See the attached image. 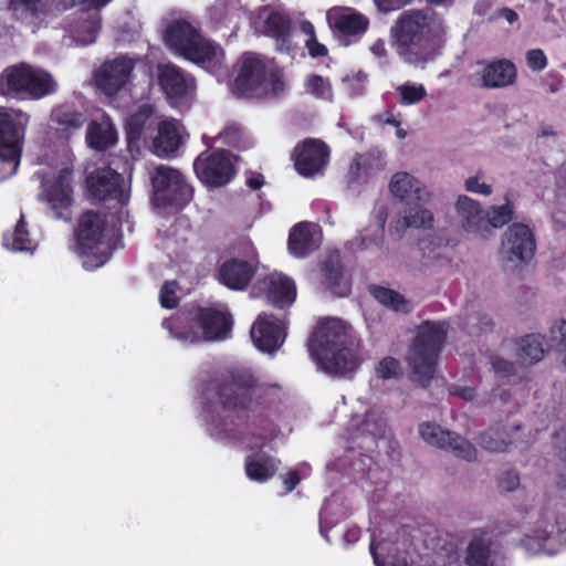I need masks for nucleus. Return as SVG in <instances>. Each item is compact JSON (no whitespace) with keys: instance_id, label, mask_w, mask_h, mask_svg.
<instances>
[{"instance_id":"f257e3e1","label":"nucleus","mask_w":566,"mask_h":566,"mask_svg":"<svg viewBox=\"0 0 566 566\" xmlns=\"http://www.w3.org/2000/svg\"><path fill=\"white\" fill-rule=\"evenodd\" d=\"M214 390L222 413H212L208 426L210 436L220 442L241 440L247 412L259 407L268 409L273 402L270 388L260 386L252 374L242 370L219 379Z\"/></svg>"},{"instance_id":"f03ea898","label":"nucleus","mask_w":566,"mask_h":566,"mask_svg":"<svg viewBox=\"0 0 566 566\" xmlns=\"http://www.w3.org/2000/svg\"><path fill=\"white\" fill-rule=\"evenodd\" d=\"M355 347L353 328L333 317L321 321L307 342L313 360L332 376H346L357 369L359 359Z\"/></svg>"},{"instance_id":"7ed1b4c3","label":"nucleus","mask_w":566,"mask_h":566,"mask_svg":"<svg viewBox=\"0 0 566 566\" xmlns=\"http://www.w3.org/2000/svg\"><path fill=\"white\" fill-rule=\"evenodd\" d=\"M164 41L175 54L205 70L218 69L222 64V48L201 33L199 22L172 20L164 32Z\"/></svg>"},{"instance_id":"20e7f679","label":"nucleus","mask_w":566,"mask_h":566,"mask_svg":"<svg viewBox=\"0 0 566 566\" xmlns=\"http://www.w3.org/2000/svg\"><path fill=\"white\" fill-rule=\"evenodd\" d=\"M284 90L281 72L264 56L245 52L237 63L231 91L238 97L255 98Z\"/></svg>"},{"instance_id":"39448f33","label":"nucleus","mask_w":566,"mask_h":566,"mask_svg":"<svg viewBox=\"0 0 566 566\" xmlns=\"http://www.w3.org/2000/svg\"><path fill=\"white\" fill-rule=\"evenodd\" d=\"M57 91L53 75L27 62L7 66L0 73V96L15 101H39Z\"/></svg>"},{"instance_id":"423d86ee","label":"nucleus","mask_w":566,"mask_h":566,"mask_svg":"<svg viewBox=\"0 0 566 566\" xmlns=\"http://www.w3.org/2000/svg\"><path fill=\"white\" fill-rule=\"evenodd\" d=\"M448 326L442 322L424 321L407 355L412 380L427 387L432 380L439 354L447 339Z\"/></svg>"},{"instance_id":"0eeeda50","label":"nucleus","mask_w":566,"mask_h":566,"mask_svg":"<svg viewBox=\"0 0 566 566\" xmlns=\"http://www.w3.org/2000/svg\"><path fill=\"white\" fill-rule=\"evenodd\" d=\"M107 231V214L102 211H83L74 227L75 251L81 256L87 258L84 262L86 269L103 266L109 259L111 253L101 250L105 242Z\"/></svg>"},{"instance_id":"6e6552de","label":"nucleus","mask_w":566,"mask_h":566,"mask_svg":"<svg viewBox=\"0 0 566 566\" xmlns=\"http://www.w3.org/2000/svg\"><path fill=\"white\" fill-rule=\"evenodd\" d=\"M149 177L151 203L156 208L181 210L192 199L193 189L178 169L158 165L149 171Z\"/></svg>"},{"instance_id":"1a4fd4ad","label":"nucleus","mask_w":566,"mask_h":566,"mask_svg":"<svg viewBox=\"0 0 566 566\" xmlns=\"http://www.w3.org/2000/svg\"><path fill=\"white\" fill-rule=\"evenodd\" d=\"M30 115L20 108L0 107V163L17 171Z\"/></svg>"},{"instance_id":"9d476101","label":"nucleus","mask_w":566,"mask_h":566,"mask_svg":"<svg viewBox=\"0 0 566 566\" xmlns=\"http://www.w3.org/2000/svg\"><path fill=\"white\" fill-rule=\"evenodd\" d=\"M430 33V12L413 9L403 12L391 28V36L400 55H410L423 46Z\"/></svg>"},{"instance_id":"9b49d317","label":"nucleus","mask_w":566,"mask_h":566,"mask_svg":"<svg viewBox=\"0 0 566 566\" xmlns=\"http://www.w3.org/2000/svg\"><path fill=\"white\" fill-rule=\"evenodd\" d=\"M193 170L200 182L209 188L228 185L237 172L231 154L226 149L202 151L193 161Z\"/></svg>"},{"instance_id":"f8f14e48","label":"nucleus","mask_w":566,"mask_h":566,"mask_svg":"<svg viewBox=\"0 0 566 566\" xmlns=\"http://www.w3.org/2000/svg\"><path fill=\"white\" fill-rule=\"evenodd\" d=\"M326 21L334 38L344 46L358 42L370 24L367 15L355 8L343 6L328 9Z\"/></svg>"},{"instance_id":"ddd939ff","label":"nucleus","mask_w":566,"mask_h":566,"mask_svg":"<svg viewBox=\"0 0 566 566\" xmlns=\"http://www.w3.org/2000/svg\"><path fill=\"white\" fill-rule=\"evenodd\" d=\"M42 196L56 219L70 221L74 203L73 168L62 167L53 180L44 185Z\"/></svg>"},{"instance_id":"4468645a","label":"nucleus","mask_w":566,"mask_h":566,"mask_svg":"<svg viewBox=\"0 0 566 566\" xmlns=\"http://www.w3.org/2000/svg\"><path fill=\"white\" fill-rule=\"evenodd\" d=\"M535 250L536 241L532 229L524 223L515 222L503 235L500 255L506 263L521 264L528 262Z\"/></svg>"},{"instance_id":"2eb2a0df","label":"nucleus","mask_w":566,"mask_h":566,"mask_svg":"<svg viewBox=\"0 0 566 566\" xmlns=\"http://www.w3.org/2000/svg\"><path fill=\"white\" fill-rule=\"evenodd\" d=\"M419 434L428 444L452 451L459 459L469 462L476 460V449L470 441L452 431L442 429L434 422L420 423Z\"/></svg>"},{"instance_id":"dca6fc26","label":"nucleus","mask_w":566,"mask_h":566,"mask_svg":"<svg viewBox=\"0 0 566 566\" xmlns=\"http://www.w3.org/2000/svg\"><path fill=\"white\" fill-rule=\"evenodd\" d=\"M419 434L428 444L452 451L459 459L469 462L476 460V449L470 441L452 431L442 429L434 422L420 423Z\"/></svg>"},{"instance_id":"f3484780","label":"nucleus","mask_w":566,"mask_h":566,"mask_svg":"<svg viewBox=\"0 0 566 566\" xmlns=\"http://www.w3.org/2000/svg\"><path fill=\"white\" fill-rule=\"evenodd\" d=\"M329 147L321 139L305 138L293 149L295 170L305 178L323 174L329 161Z\"/></svg>"},{"instance_id":"a211bd4d","label":"nucleus","mask_w":566,"mask_h":566,"mask_svg":"<svg viewBox=\"0 0 566 566\" xmlns=\"http://www.w3.org/2000/svg\"><path fill=\"white\" fill-rule=\"evenodd\" d=\"M258 271L256 258L230 256L220 259L214 279L231 291H245Z\"/></svg>"},{"instance_id":"6ab92c4d","label":"nucleus","mask_w":566,"mask_h":566,"mask_svg":"<svg viewBox=\"0 0 566 566\" xmlns=\"http://www.w3.org/2000/svg\"><path fill=\"white\" fill-rule=\"evenodd\" d=\"M135 60L119 55L105 61L94 74L96 87L107 96L116 95L130 81Z\"/></svg>"},{"instance_id":"aec40b11","label":"nucleus","mask_w":566,"mask_h":566,"mask_svg":"<svg viewBox=\"0 0 566 566\" xmlns=\"http://www.w3.org/2000/svg\"><path fill=\"white\" fill-rule=\"evenodd\" d=\"M90 195L98 201H116L124 205L128 193L124 189V177L112 168H97L86 177Z\"/></svg>"},{"instance_id":"412c9836","label":"nucleus","mask_w":566,"mask_h":566,"mask_svg":"<svg viewBox=\"0 0 566 566\" xmlns=\"http://www.w3.org/2000/svg\"><path fill=\"white\" fill-rule=\"evenodd\" d=\"M157 82L169 101H186L196 90L195 77L170 62L157 66Z\"/></svg>"},{"instance_id":"4be33fe9","label":"nucleus","mask_w":566,"mask_h":566,"mask_svg":"<svg viewBox=\"0 0 566 566\" xmlns=\"http://www.w3.org/2000/svg\"><path fill=\"white\" fill-rule=\"evenodd\" d=\"M196 311L201 340H224L230 336L233 319L228 311L203 306H196Z\"/></svg>"},{"instance_id":"5701e85b","label":"nucleus","mask_w":566,"mask_h":566,"mask_svg":"<svg viewBox=\"0 0 566 566\" xmlns=\"http://www.w3.org/2000/svg\"><path fill=\"white\" fill-rule=\"evenodd\" d=\"M251 337L260 350L273 353L285 338L283 322L274 315L262 313L252 326Z\"/></svg>"},{"instance_id":"b1692460","label":"nucleus","mask_w":566,"mask_h":566,"mask_svg":"<svg viewBox=\"0 0 566 566\" xmlns=\"http://www.w3.org/2000/svg\"><path fill=\"white\" fill-rule=\"evenodd\" d=\"M158 124L155 108L149 104L140 106L137 112L127 117L125 123L128 145L151 139Z\"/></svg>"},{"instance_id":"393cba45","label":"nucleus","mask_w":566,"mask_h":566,"mask_svg":"<svg viewBox=\"0 0 566 566\" xmlns=\"http://www.w3.org/2000/svg\"><path fill=\"white\" fill-rule=\"evenodd\" d=\"M50 120L55 135L69 140L82 129L86 118L75 104L63 103L52 109Z\"/></svg>"},{"instance_id":"a878e982","label":"nucleus","mask_w":566,"mask_h":566,"mask_svg":"<svg viewBox=\"0 0 566 566\" xmlns=\"http://www.w3.org/2000/svg\"><path fill=\"white\" fill-rule=\"evenodd\" d=\"M196 306L184 307L169 318L163 321V327L167 329L172 337L189 342H201L199 325L196 317Z\"/></svg>"},{"instance_id":"bb28decb","label":"nucleus","mask_w":566,"mask_h":566,"mask_svg":"<svg viewBox=\"0 0 566 566\" xmlns=\"http://www.w3.org/2000/svg\"><path fill=\"white\" fill-rule=\"evenodd\" d=\"M517 78L515 64L509 59H497L486 63L480 75L483 88H503L513 85Z\"/></svg>"},{"instance_id":"cd10ccee","label":"nucleus","mask_w":566,"mask_h":566,"mask_svg":"<svg viewBox=\"0 0 566 566\" xmlns=\"http://www.w3.org/2000/svg\"><path fill=\"white\" fill-rule=\"evenodd\" d=\"M293 22L289 14L271 11L262 25V33L274 40L280 52L289 53L292 49Z\"/></svg>"},{"instance_id":"c85d7f7f","label":"nucleus","mask_w":566,"mask_h":566,"mask_svg":"<svg viewBox=\"0 0 566 566\" xmlns=\"http://www.w3.org/2000/svg\"><path fill=\"white\" fill-rule=\"evenodd\" d=\"M323 283L335 296L345 297L350 293V281L346 276L338 253L329 254L322 263Z\"/></svg>"},{"instance_id":"c756f323","label":"nucleus","mask_w":566,"mask_h":566,"mask_svg":"<svg viewBox=\"0 0 566 566\" xmlns=\"http://www.w3.org/2000/svg\"><path fill=\"white\" fill-rule=\"evenodd\" d=\"M462 228L469 232L485 238V229L489 223L486 213L480 203L468 196H459L455 203Z\"/></svg>"},{"instance_id":"7c9ffc66","label":"nucleus","mask_w":566,"mask_h":566,"mask_svg":"<svg viewBox=\"0 0 566 566\" xmlns=\"http://www.w3.org/2000/svg\"><path fill=\"white\" fill-rule=\"evenodd\" d=\"M265 298L276 308L290 307L296 298L295 282L285 275H270L264 279Z\"/></svg>"},{"instance_id":"2f4dec72","label":"nucleus","mask_w":566,"mask_h":566,"mask_svg":"<svg viewBox=\"0 0 566 566\" xmlns=\"http://www.w3.org/2000/svg\"><path fill=\"white\" fill-rule=\"evenodd\" d=\"M389 190L394 197L407 203L411 201H424L428 195L421 186V182L405 171L397 172L392 176Z\"/></svg>"},{"instance_id":"473e14b6","label":"nucleus","mask_w":566,"mask_h":566,"mask_svg":"<svg viewBox=\"0 0 566 566\" xmlns=\"http://www.w3.org/2000/svg\"><path fill=\"white\" fill-rule=\"evenodd\" d=\"M280 461L266 452L259 451L245 457V474L251 481L264 483L273 478Z\"/></svg>"},{"instance_id":"72a5a7b5","label":"nucleus","mask_w":566,"mask_h":566,"mask_svg":"<svg viewBox=\"0 0 566 566\" xmlns=\"http://www.w3.org/2000/svg\"><path fill=\"white\" fill-rule=\"evenodd\" d=\"M289 252L295 258H306L316 250L310 222L296 223L289 233Z\"/></svg>"},{"instance_id":"f704fd0d","label":"nucleus","mask_w":566,"mask_h":566,"mask_svg":"<svg viewBox=\"0 0 566 566\" xmlns=\"http://www.w3.org/2000/svg\"><path fill=\"white\" fill-rule=\"evenodd\" d=\"M153 136V148L157 156L164 157L178 150L181 140L176 126L170 122H160Z\"/></svg>"},{"instance_id":"c9c22d12","label":"nucleus","mask_w":566,"mask_h":566,"mask_svg":"<svg viewBox=\"0 0 566 566\" xmlns=\"http://www.w3.org/2000/svg\"><path fill=\"white\" fill-rule=\"evenodd\" d=\"M544 336L530 334L522 337L517 346V359L524 366H531L541 361L545 355Z\"/></svg>"},{"instance_id":"e433bc0d","label":"nucleus","mask_w":566,"mask_h":566,"mask_svg":"<svg viewBox=\"0 0 566 566\" xmlns=\"http://www.w3.org/2000/svg\"><path fill=\"white\" fill-rule=\"evenodd\" d=\"M86 142L96 150H105L116 142L115 132L111 126L93 120L86 129Z\"/></svg>"},{"instance_id":"4c0bfd02","label":"nucleus","mask_w":566,"mask_h":566,"mask_svg":"<svg viewBox=\"0 0 566 566\" xmlns=\"http://www.w3.org/2000/svg\"><path fill=\"white\" fill-rule=\"evenodd\" d=\"M467 566H494L491 546L482 537H474L468 545L465 554Z\"/></svg>"},{"instance_id":"58836bf2","label":"nucleus","mask_w":566,"mask_h":566,"mask_svg":"<svg viewBox=\"0 0 566 566\" xmlns=\"http://www.w3.org/2000/svg\"><path fill=\"white\" fill-rule=\"evenodd\" d=\"M369 293L384 306L395 311L407 313L409 312L408 302L402 294L395 290L371 284L369 286Z\"/></svg>"},{"instance_id":"ea45409f","label":"nucleus","mask_w":566,"mask_h":566,"mask_svg":"<svg viewBox=\"0 0 566 566\" xmlns=\"http://www.w3.org/2000/svg\"><path fill=\"white\" fill-rule=\"evenodd\" d=\"M478 443L481 448L490 452H505L513 441L509 439L507 433L501 430L499 426L491 427L479 436Z\"/></svg>"},{"instance_id":"a19ab883","label":"nucleus","mask_w":566,"mask_h":566,"mask_svg":"<svg viewBox=\"0 0 566 566\" xmlns=\"http://www.w3.org/2000/svg\"><path fill=\"white\" fill-rule=\"evenodd\" d=\"M485 213L489 222L485 229V238H488L492 234L494 229L501 228L512 221L514 217V208L510 202H507L499 207H492L491 210L485 211Z\"/></svg>"},{"instance_id":"79ce46f5","label":"nucleus","mask_w":566,"mask_h":566,"mask_svg":"<svg viewBox=\"0 0 566 566\" xmlns=\"http://www.w3.org/2000/svg\"><path fill=\"white\" fill-rule=\"evenodd\" d=\"M305 90L317 99L333 102L334 93L328 78L318 74H311L305 80Z\"/></svg>"},{"instance_id":"37998d69","label":"nucleus","mask_w":566,"mask_h":566,"mask_svg":"<svg viewBox=\"0 0 566 566\" xmlns=\"http://www.w3.org/2000/svg\"><path fill=\"white\" fill-rule=\"evenodd\" d=\"M433 222V214L426 208H409L401 222V229L406 228H430Z\"/></svg>"},{"instance_id":"c03bdc74","label":"nucleus","mask_w":566,"mask_h":566,"mask_svg":"<svg viewBox=\"0 0 566 566\" xmlns=\"http://www.w3.org/2000/svg\"><path fill=\"white\" fill-rule=\"evenodd\" d=\"M398 102L401 105H413L422 101L426 95V88L422 84L416 85L403 83L396 88Z\"/></svg>"},{"instance_id":"a18cd8bd","label":"nucleus","mask_w":566,"mask_h":566,"mask_svg":"<svg viewBox=\"0 0 566 566\" xmlns=\"http://www.w3.org/2000/svg\"><path fill=\"white\" fill-rule=\"evenodd\" d=\"M12 249L14 251H29L32 249V240L30 239L23 216L20 217L12 233Z\"/></svg>"},{"instance_id":"49530a36","label":"nucleus","mask_w":566,"mask_h":566,"mask_svg":"<svg viewBox=\"0 0 566 566\" xmlns=\"http://www.w3.org/2000/svg\"><path fill=\"white\" fill-rule=\"evenodd\" d=\"M178 283L176 281H166L159 291V303L167 310L176 308L179 305L177 296Z\"/></svg>"},{"instance_id":"de8ad7c7","label":"nucleus","mask_w":566,"mask_h":566,"mask_svg":"<svg viewBox=\"0 0 566 566\" xmlns=\"http://www.w3.org/2000/svg\"><path fill=\"white\" fill-rule=\"evenodd\" d=\"M400 364L394 357L382 358L376 366V375L380 379H392L399 375Z\"/></svg>"},{"instance_id":"09e8293b","label":"nucleus","mask_w":566,"mask_h":566,"mask_svg":"<svg viewBox=\"0 0 566 566\" xmlns=\"http://www.w3.org/2000/svg\"><path fill=\"white\" fill-rule=\"evenodd\" d=\"M491 365L495 374L504 378L511 377L516 373L515 364L500 356H492Z\"/></svg>"},{"instance_id":"8fccbe9b","label":"nucleus","mask_w":566,"mask_h":566,"mask_svg":"<svg viewBox=\"0 0 566 566\" xmlns=\"http://www.w3.org/2000/svg\"><path fill=\"white\" fill-rule=\"evenodd\" d=\"M553 448L555 457L566 462V426L560 427L553 434Z\"/></svg>"},{"instance_id":"3c124183","label":"nucleus","mask_w":566,"mask_h":566,"mask_svg":"<svg viewBox=\"0 0 566 566\" xmlns=\"http://www.w3.org/2000/svg\"><path fill=\"white\" fill-rule=\"evenodd\" d=\"M526 63L532 71H543L547 66V57L542 49H532L526 52Z\"/></svg>"},{"instance_id":"603ef678","label":"nucleus","mask_w":566,"mask_h":566,"mask_svg":"<svg viewBox=\"0 0 566 566\" xmlns=\"http://www.w3.org/2000/svg\"><path fill=\"white\" fill-rule=\"evenodd\" d=\"M520 485L518 473L513 470H507L502 473L497 480V488L502 492H511L517 489Z\"/></svg>"},{"instance_id":"864d4df0","label":"nucleus","mask_w":566,"mask_h":566,"mask_svg":"<svg viewBox=\"0 0 566 566\" xmlns=\"http://www.w3.org/2000/svg\"><path fill=\"white\" fill-rule=\"evenodd\" d=\"M384 227H385V220L382 221V224H381L380 229L377 231V233H375L373 235H366L360 239L359 247L361 249L376 248V249L380 250L385 242Z\"/></svg>"},{"instance_id":"5fc2aeb1","label":"nucleus","mask_w":566,"mask_h":566,"mask_svg":"<svg viewBox=\"0 0 566 566\" xmlns=\"http://www.w3.org/2000/svg\"><path fill=\"white\" fill-rule=\"evenodd\" d=\"M224 145L235 146L241 138V130L235 125L226 126L218 135Z\"/></svg>"},{"instance_id":"6e6d98bb","label":"nucleus","mask_w":566,"mask_h":566,"mask_svg":"<svg viewBox=\"0 0 566 566\" xmlns=\"http://www.w3.org/2000/svg\"><path fill=\"white\" fill-rule=\"evenodd\" d=\"M465 190L484 196L492 193V187L485 182H480L478 176L470 177L465 180Z\"/></svg>"},{"instance_id":"4d7b16f0","label":"nucleus","mask_w":566,"mask_h":566,"mask_svg":"<svg viewBox=\"0 0 566 566\" xmlns=\"http://www.w3.org/2000/svg\"><path fill=\"white\" fill-rule=\"evenodd\" d=\"M11 4L15 9L22 8L32 17H36L41 11V0H11Z\"/></svg>"},{"instance_id":"13d9d810","label":"nucleus","mask_w":566,"mask_h":566,"mask_svg":"<svg viewBox=\"0 0 566 566\" xmlns=\"http://www.w3.org/2000/svg\"><path fill=\"white\" fill-rule=\"evenodd\" d=\"M377 8L381 12H390L399 10L405 6L411 3L413 0H374Z\"/></svg>"},{"instance_id":"bf43d9fd","label":"nucleus","mask_w":566,"mask_h":566,"mask_svg":"<svg viewBox=\"0 0 566 566\" xmlns=\"http://www.w3.org/2000/svg\"><path fill=\"white\" fill-rule=\"evenodd\" d=\"M305 46L308 51V54L314 57H324L328 54V49L323 43H319L316 39L306 40Z\"/></svg>"},{"instance_id":"052dcab7","label":"nucleus","mask_w":566,"mask_h":566,"mask_svg":"<svg viewBox=\"0 0 566 566\" xmlns=\"http://www.w3.org/2000/svg\"><path fill=\"white\" fill-rule=\"evenodd\" d=\"M283 485H284V492L283 494H287L296 489V486L301 482V476L298 471L291 470L285 475L282 476Z\"/></svg>"},{"instance_id":"680f3d73","label":"nucleus","mask_w":566,"mask_h":566,"mask_svg":"<svg viewBox=\"0 0 566 566\" xmlns=\"http://www.w3.org/2000/svg\"><path fill=\"white\" fill-rule=\"evenodd\" d=\"M363 160H364V157L361 155H357L353 159L350 167H349V175H350L352 181H358L361 178L363 172L366 175V167H365V164L363 163Z\"/></svg>"},{"instance_id":"e2e57ef3","label":"nucleus","mask_w":566,"mask_h":566,"mask_svg":"<svg viewBox=\"0 0 566 566\" xmlns=\"http://www.w3.org/2000/svg\"><path fill=\"white\" fill-rule=\"evenodd\" d=\"M501 18L505 19L510 24L518 21V14L513 9L507 7L497 9L494 14L490 17L489 21H495Z\"/></svg>"},{"instance_id":"0e129e2a","label":"nucleus","mask_w":566,"mask_h":566,"mask_svg":"<svg viewBox=\"0 0 566 566\" xmlns=\"http://www.w3.org/2000/svg\"><path fill=\"white\" fill-rule=\"evenodd\" d=\"M111 0H71L72 6H81L85 9H98L107 4Z\"/></svg>"},{"instance_id":"69168bd1","label":"nucleus","mask_w":566,"mask_h":566,"mask_svg":"<svg viewBox=\"0 0 566 566\" xmlns=\"http://www.w3.org/2000/svg\"><path fill=\"white\" fill-rule=\"evenodd\" d=\"M360 534H361V531L359 527L357 526H353V527H349L345 533H344V541L347 543V544H355L358 542V539L360 538Z\"/></svg>"},{"instance_id":"338daca9","label":"nucleus","mask_w":566,"mask_h":566,"mask_svg":"<svg viewBox=\"0 0 566 566\" xmlns=\"http://www.w3.org/2000/svg\"><path fill=\"white\" fill-rule=\"evenodd\" d=\"M492 8V3L490 0H478L474 4V13L484 17Z\"/></svg>"},{"instance_id":"774afa93","label":"nucleus","mask_w":566,"mask_h":566,"mask_svg":"<svg viewBox=\"0 0 566 566\" xmlns=\"http://www.w3.org/2000/svg\"><path fill=\"white\" fill-rule=\"evenodd\" d=\"M300 30L302 31V33H304L307 36L306 40L316 39L315 28L311 21H308V20L302 21L300 23Z\"/></svg>"}]
</instances>
